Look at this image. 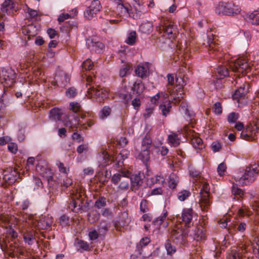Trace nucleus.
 I'll use <instances>...</instances> for the list:
<instances>
[{
	"label": "nucleus",
	"mask_w": 259,
	"mask_h": 259,
	"mask_svg": "<svg viewBox=\"0 0 259 259\" xmlns=\"http://www.w3.org/2000/svg\"><path fill=\"white\" fill-rule=\"evenodd\" d=\"M247 92V91L245 90V86L241 87L235 91L233 95V98L239 100V99L244 96Z\"/></svg>",
	"instance_id": "obj_32"
},
{
	"label": "nucleus",
	"mask_w": 259,
	"mask_h": 259,
	"mask_svg": "<svg viewBox=\"0 0 259 259\" xmlns=\"http://www.w3.org/2000/svg\"><path fill=\"white\" fill-rule=\"evenodd\" d=\"M248 21L253 25H259V9L250 14L248 16Z\"/></svg>",
	"instance_id": "obj_25"
},
{
	"label": "nucleus",
	"mask_w": 259,
	"mask_h": 259,
	"mask_svg": "<svg viewBox=\"0 0 259 259\" xmlns=\"http://www.w3.org/2000/svg\"><path fill=\"white\" fill-rule=\"evenodd\" d=\"M68 207L72 211L76 212H77L80 209V200H75L74 199H71L68 204Z\"/></svg>",
	"instance_id": "obj_30"
},
{
	"label": "nucleus",
	"mask_w": 259,
	"mask_h": 259,
	"mask_svg": "<svg viewBox=\"0 0 259 259\" xmlns=\"http://www.w3.org/2000/svg\"><path fill=\"white\" fill-rule=\"evenodd\" d=\"M192 209H185L182 214V219L184 227L188 229L190 227L191 221L192 220Z\"/></svg>",
	"instance_id": "obj_17"
},
{
	"label": "nucleus",
	"mask_w": 259,
	"mask_h": 259,
	"mask_svg": "<svg viewBox=\"0 0 259 259\" xmlns=\"http://www.w3.org/2000/svg\"><path fill=\"white\" fill-rule=\"evenodd\" d=\"M16 78V73L11 68H3L0 71V82L5 88L11 87Z\"/></svg>",
	"instance_id": "obj_4"
},
{
	"label": "nucleus",
	"mask_w": 259,
	"mask_h": 259,
	"mask_svg": "<svg viewBox=\"0 0 259 259\" xmlns=\"http://www.w3.org/2000/svg\"><path fill=\"white\" fill-rule=\"evenodd\" d=\"M88 93L91 95V97L96 99L99 102H103L108 96L107 92L99 86L97 88L93 86L88 88Z\"/></svg>",
	"instance_id": "obj_8"
},
{
	"label": "nucleus",
	"mask_w": 259,
	"mask_h": 259,
	"mask_svg": "<svg viewBox=\"0 0 259 259\" xmlns=\"http://www.w3.org/2000/svg\"><path fill=\"white\" fill-rule=\"evenodd\" d=\"M130 88V82H126L125 79H123L122 88L121 90L119 91V97L120 98L123 100V102H124L125 105L127 106L128 100L130 99V94L128 93V89Z\"/></svg>",
	"instance_id": "obj_14"
},
{
	"label": "nucleus",
	"mask_w": 259,
	"mask_h": 259,
	"mask_svg": "<svg viewBox=\"0 0 259 259\" xmlns=\"http://www.w3.org/2000/svg\"><path fill=\"white\" fill-rule=\"evenodd\" d=\"M227 166L224 162L220 164L218 167L217 171L219 175L223 176L226 171Z\"/></svg>",
	"instance_id": "obj_55"
},
{
	"label": "nucleus",
	"mask_w": 259,
	"mask_h": 259,
	"mask_svg": "<svg viewBox=\"0 0 259 259\" xmlns=\"http://www.w3.org/2000/svg\"><path fill=\"white\" fill-rule=\"evenodd\" d=\"M42 176L45 177L49 182L53 179V173L51 169H46V171L42 174Z\"/></svg>",
	"instance_id": "obj_61"
},
{
	"label": "nucleus",
	"mask_w": 259,
	"mask_h": 259,
	"mask_svg": "<svg viewBox=\"0 0 259 259\" xmlns=\"http://www.w3.org/2000/svg\"><path fill=\"white\" fill-rule=\"evenodd\" d=\"M15 7V4L14 0H5L2 5V11L3 13H6L7 14H11L13 13V9Z\"/></svg>",
	"instance_id": "obj_19"
},
{
	"label": "nucleus",
	"mask_w": 259,
	"mask_h": 259,
	"mask_svg": "<svg viewBox=\"0 0 259 259\" xmlns=\"http://www.w3.org/2000/svg\"><path fill=\"white\" fill-rule=\"evenodd\" d=\"M230 67L233 72H238L242 74L249 69V65L246 59L241 58L238 59L230 65Z\"/></svg>",
	"instance_id": "obj_11"
},
{
	"label": "nucleus",
	"mask_w": 259,
	"mask_h": 259,
	"mask_svg": "<svg viewBox=\"0 0 259 259\" xmlns=\"http://www.w3.org/2000/svg\"><path fill=\"white\" fill-rule=\"evenodd\" d=\"M70 109L75 113H77L80 110V106L77 102H71L70 103Z\"/></svg>",
	"instance_id": "obj_54"
},
{
	"label": "nucleus",
	"mask_w": 259,
	"mask_h": 259,
	"mask_svg": "<svg viewBox=\"0 0 259 259\" xmlns=\"http://www.w3.org/2000/svg\"><path fill=\"white\" fill-rule=\"evenodd\" d=\"M136 75L142 78L147 76V70L146 68L143 66L139 65L135 69Z\"/></svg>",
	"instance_id": "obj_31"
},
{
	"label": "nucleus",
	"mask_w": 259,
	"mask_h": 259,
	"mask_svg": "<svg viewBox=\"0 0 259 259\" xmlns=\"http://www.w3.org/2000/svg\"><path fill=\"white\" fill-rule=\"evenodd\" d=\"M211 148L213 152H218L221 148V144L218 141H214L211 144Z\"/></svg>",
	"instance_id": "obj_57"
},
{
	"label": "nucleus",
	"mask_w": 259,
	"mask_h": 259,
	"mask_svg": "<svg viewBox=\"0 0 259 259\" xmlns=\"http://www.w3.org/2000/svg\"><path fill=\"white\" fill-rule=\"evenodd\" d=\"M62 113L60 109L58 108H53L51 110L50 112V117L55 120H61Z\"/></svg>",
	"instance_id": "obj_27"
},
{
	"label": "nucleus",
	"mask_w": 259,
	"mask_h": 259,
	"mask_svg": "<svg viewBox=\"0 0 259 259\" xmlns=\"http://www.w3.org/2000/svg\"><path fill=\"white\" fill-rule=\"evenodd\" d=\"M148 202L147 200L143 199L140 203V210L142 212H146L148 211L149 209L147 206Z\"/></svg>",
	"instance_id": "obj_56"
},
{
	"label": "nucleus",
	"mask_w": 259,
	"mask_h": 259,
	"mask_svg": "<svg viewBox=\"0 0 259 259\" xmlns=\"http://www.w3.org/2000/svg\"><path fill=\"white\" fill-rule=\"evenodd\" d=\"M139 29L142 33L148 34L153 30V24L148 21L144 22L140 26Z\"/></svg>",
	"instance_id": "obj_24"
},
{
	"label": "nucleus",
	"mask_w": 259,
	"mask_h": 259,
	"mask_svg": "<svg viewBox=\"0 0 259 259\" xmlns=\"http://www.w3.org/2000/svg\"><path fill=\"white\" fill-rule=\"evenodd\" d=\"M93 63L89 59H88L83 61L82 64V68L85 70H90L93 69Z\"/></svg>",
	"instance_id": "obj_44"
},
{
	"label": "nucleus",
	"mask_w": 259,
	"mask_h": 259,
	"mask_svg": "<svg viewBox=\"0 0 259 259\" xmlns=\"http://www.w3.org/2000/svg\"><path fill=\"white\" fill-rule=\"evenodd\" d=\"M130 177V172L127 170L126 172L122 171L121 174H114L112 178L111 181L114 184H117L121 181L122 178H128Z\"/></svg>",
	"instance_id": "obj_23"
},
{
	"label": "nucleus",
	"mask_w": 259,
	"mask_h": 259,
	"mask_svg": "<svg viewBox=\"0 0 259 259\" xmlns=\"http://www.w3.org/2000/svg\"><path fill=\"white\" fill-rule=\"evenodd\" d=\"M14 218L8 215H2L0 217V224L3 227L7 228L8 227H11L12 223L11 221Z\"/></svg>",
	"instance_id": "obj_22"
},
{
	"label": "nucleus",
	"mask_w": 259,
	"mask_h": 259,
	"mask_svg": "<svg viewBox=\"0 0 259 259\" xmlns=\"http://www.w3.org/2000/svg\"><path fill=\"white\" fill-rule=\"evenodd\" d=\"M205 229L201 226L199 225L194 231V239L197 241L204 240L205 238Z\"/></svg>",
	"instance_id": "obj_20"
},
{
	"label": "nucleus",
	"mask_w": 259,
	"mask_h": 259,
	"mask_svg": "<svg viewBox=\"0 0 259 259\" xmlns=\"http://www.w3.org/2000/svg\"><path fill=\"white\" fill-rule=\"evenodd\" d=\"M76 90L73 87L69 88L66 91V96L69 98H73L76 95Z\"/></svg>",
	"instance_id": "obj_52"
},
{
	"label": "nucleus",
	"mask_w": 259,
	"mask_h": 259,
	"mask_svg": "<svg viewBox=\"0 0 259 259\" xmlns=\"http://www.w3.org/2000/svg\"><path fill=\"white\" fill-rule=\"evenodd\" d=\"M31 203L28 199H25L20 202V209L23 211L27 210L30 207Z\"/></svg>",
	"instance_id": "obj_42"
},
{
	"label": "nucleus",
	"mask_w": 259,
	"mask_h": 259,
	"mask_svg": "<svg viewBox=\"0 0 259 259\" xmlns=\"http://www.w3.org/2000/svg\"><path fill=\"white\" fill-rule=\"evenodd\" d=\"M126 52H129V49L127 47L121 46L120 50L118 51V54L119 56V59L123 65L121 66L119 70V76L121 77H123L126 76L127 71L130 69V64L126 61Z\"/></svg>",
	"instance_id": "obj_6"
},
{
	"label": "nucleus",
	"mask_w": 259,
	"mask_h": 259,
	"mask_svg": "<svg viewBox=\"0 0 259 259\" xmlns=\"http://www.w3.org/2000/svg\"><path fill=\"white\" fill-rule=\"evenodd\" d=\"M142 90L143 85L142 84L141 80H140L136 81L133 84V87L132 88V90L134 92H136L137 94H139L140 92L142 91Z\"/></svg>",
	"instance_id": "obj_39"
},
{
	"label": "nucleus",
	"mask_w": 259,
	"mask_h": 259,
	"mask_svg": "<svg viewBox=\"0 0 259 259\" xmlns=\"http://www.w3.org/2000/svg\"><path fill=\"white\" fill-rule=\"evenodd\" d=\"M171 241L170 239H167L165 244V247L167 251V253L169 255L174 254L177 250L176 246L172 245Z\"/></svg>",
	"instance_id": "obj_34"
},
{
	"label": "nucleus",
	"mask_w": 259,
	"mask_h": 259,
	"mask_svg": "<svg viewBox=\"0 0 259 259\" xmlns=\"http://www.w3.org/2000/svg\"><path fill=\"white\" fill-rule=\"evenodd\" d=\"M22 233L24 241L29 245H31L36 241V232L33 229L24 228L22 230Z\"/></svg>",
	"instance_id": "obj_13"
},
{
	"label": "nucleus",
	"mask_w": 259,
	"mask_h": 259,
	"mask_svg": "<svg viewBox=\"0 0 259 259\" xmlns=\"http://www.w3.org/2000/svg\"><path fill=\"white\" fill-rule=\"evenodd\" d=\"M168 140L169 142L175 147L178 146L180 143L178 135L175 133H172L169 135L168 137Z\"/></svg>",
	"instance_id": "obj_33"
},
{
	"label": "nucleus",
	"mask_w": 259,
	"mask_h": 259,
	"mask_svg": "<svg viewBox=\"0 0 259 259\" xmlns=\"http://www.w3.org/2000/svg\"><path fill=\"white\" fill-rule=\"evenodd\" d=\"M163 30L165 33L168 35L175 34L176 32L174 25L171 24L163 26Z\"/></svg>",
	"instance_id": "obj_45"
},
{
	"label": "nucleus",
	"mask_w": 259,
	"mask_h": 259,
	"mask_svg": "<svg viewBox=\"0 0 259 259\" xmlns=\"http://www.w3.org/2000/svg\"><path fill=\"white\" fill-rule=\"evenodd\" d=\"M77 245L78 247L84 250H88L90 248L89 244L87 242L81 240L77 241Z\"/></svg>",
	"instance_id": "obj_50"
},
{
	"label": "nucleus",
	"mask_w": 259,
	"mask_h": 259,
	"mask_svg": "<svg viewBox=\"0 0 259 259\" xmlns=\"http://www.w3.org/2000/svg\"><path fill=\"white\" fill-rule=\"evenodd\" d=\"M208 43V51H209V54H211V53H212L214 54L215 55H217V53L220 51L219 45L216 44L215 42L210 41V37L209 38Z\"/></svg>",
	"instance_id": "obj_29"
},
{
	"label": "nucleus",
	"mask_w": 259,
	"mask_h": 259,
	"mask_svg": "<svg viewBox=\"0 0 259 259\" xmlns=\"http://www.w3.org/2000/svg\"><path fill=\"white\" fill-rule=\"evenodd\" d=\"M186 84V81L185 79V76L183 74L176 75L175 78L176 87L171 90L169 91V93L171 98L177 102H180L183 98V87Z\"/></svg>",
	"instance_id": "obj_3"
},
{
	"label": "nucleus",
	"mask_w": 259,
	"mask_h": 259,
	"mask_svg": "<svg viewBox=\"0 0 259 259\" xmlns=\"http://www.w3.org/2000/svg\"><path fill=\"white\" fill-rule=\"evenodd\" d=\"M152 143V140L149 135H146L144 138L143 139L142 142V146L143 149L149 150L150 145Z\"/></svg>",
	"instance_id": "obj_36"
},
{
	"label": "nucleus",
	"mask_w": 259,
	"mask_h": 259,
	"mask_svg": "<svg viewBox=\"0 0 259 259\" xmlns=\"http://www.w3.org/2000/svg\"><path fill=\"white\" fill-rule=\"evenodd\" d=\"M134 1L135 2V4H133L134 8L132 12L133 13H134L133 17L134 19H138L140 18L142 15L143 7L141 5V3L139 1Z\"/></svg>",
	"instance_id": "obj_21"
},
{
	"label": "nucleus",
	"mask_w": 259,
	"mask_h": 259,
	"mask_svg": "<svg viewBox=\"0 0 259 259\" xmlns=\"http://www.w3.org/2000/svg\"><path fill=\"white\" fill-rule=\"evenodd\" d=\"M217 72L219 75L220 78H224L229 75L228 68L224 66L218 67Z\"/></svg>",
	"instance_id": "obj_37"
},
{
	"label": "nucleus",
	"mask_w": 259,
	"mask_h": 259,
	"mask_svg": "<svg viewBox=\"0 0 259 259\" xmlns=\"http://www.w3.org/2000/svg\"><path fill=\"white\" fill-rule=\"evenodd\" d=\"M191 143L196 149H201L204 147L202 139L197 136H193L191 139Z\"/></svg>",
	"instance_id": "obj_26"
},
{
	"label": "nucleus",
	"mask_w": 259,
	"mask_h": 259,
	"mask_svg": "<svg viewBox=\"0 0 259 259\" xmlns=\"http://www.w3.org/2000/svg\"><path fill=\"white\" fill-rule=\"evenodd\" d=\"M106 205V199L104 197H99L95 203V207L100 209Z\"/></svg>",
	"instance_id": "obj_40"
},
{
	"label": "nucleus",
	"mask_w": 259,
	"mask_h": 259,
	"mask_svg": "<svg viewBox=\"0 0 259 259\" xmlns=\"http://www.w3.org/2000/svg\"><path fill=\"white\" fill-rule=\"evenodd\" d=\"M213 110L215 114H220L222 112L221 104L220 102H216L214 104Z\"/></svg>",
	"instance_id": "obj_59"
},
{
	"label": "nucleus",
	"mask_w": 259,
	"mask_h": 259,
	"mask_svg": "<svg viewBox=\"0 0 259 259\" xmlns=\"http://www.w3.org/2000/svg\"><path fill=\"white\" fill-rule=\"evenodd\" d=\"M108 225L107 223L105 221L101 222L98 226V231L99 233L104 234L108 231Z\"/></svg>",
	"instance_id": "obj_41"
},
{
	"label": "nucleus",
	"mask_w": 259,
	"mask_h": 259,
	"mask_svg": "<svg viewBox=\"0 0 259 259\" xmlns=\"http://www.w3.org/2000/svg\"><path fill=\"white\" fill-rule=\"evenodd\" d=\"M139 158L143 162H147L150 159V151L148 149H143L142 152L139 155Z\"/></svg>",
	"instance_id": "obj_35"
},
{
	"label": "nucleus",
	"mask_w": 259,
	"mask_h": 259,
	"mask_svg": "<svg viewBox=\"0 0 259 259\" xmlns=\"http://www.w3.org/2000/svg\"><path fill=\"white\" fill-rule=\"evenodd\" d=\"M240 11V9L234 4L224 2H220L215 9V12L219 15L227 16L237 15Z\"/></svg>",
	"instance_id": "obj_5"
},
{
	"label": "nucleus",
	"mask_w": 259,
	"mask_h": 259,
	"mask_svg": "<svg viewBox=\"0 0 259 259\" xmlns=\"http://www.w3.org/2000/svg\"><path fill=\"white\" fill-rule=\"evenodd\" d=\"M53 223L52 218L49 215H41L37 221V227L39 229H49Z\"/></svg>",
	"instance_id": "obj_16"
},
{
	"label": "nucleus",
	"mask_w": 259,
	"mask_h": 259,
	"mask_svg": "<svg viewBox=\"0 0 259 259\" xmlns=\"http://www.w3.org/2000/svg\"><path fill=\"white\" fill-rule=\"evenodd\" d=\"M258 173L259 163L254 164L247 167L244 175L240 177L239 176L237 177L236 181H238L240 185H247L254 181L255 177Z\"/></svg>",
	"instance_id": "obj_2"
},
{
	"label": "nucleus",
	"mask_w": 259,
	"mask_h": 259,
	"mask_svg": "<svg viewBox=\"0 0 259 259\" xmlns=\"http://www.w3.org/2000/svg\"><path fill=\"white\" fill-rule=\"evenodd\" d=\"M150 242V238L147 237L142 238L140 242L136 245L135 252L131 255V257L136 258L139 255H142L141 259H143V258L149 256L150 255L149 254H146L145 252H143L142 251L143 247L148 245Z\"/></svg>",
	"instance_id": "obj_10"
},
{
	"label": "nucleus",
	"mask_w": 259,
	"mask_h": 259,
	"mask_svg": "<svg viewBox=\"0 0 259 259\" xmlns=\"http://www.w3.org/2000/svg\"><path fill=\"white\" fill-rule=\"evenodd\" d=\"M56 165H57L60 172L64 174H67V171H68L69 169H67V168L64 166L63 163L60 161H57Z\"/></svg>",
	"instance_id": "obj_53"
},
{
	"label": "nucleus",
	"mask_w": 259,
	"mask_h": 259,
	"mask_svg": "<svg viewBox=\"0 0 259 259\" xmlns=\"http://www.w3.org/2000/svg\"><path fill=\"white\" fill-rule=\"evenodd\" d=\"M8 148L11 152L16 153L18 149L17 145L14 143H9L8 145Z\"/></svg>",
	"instance_id": "obj_60"
},
{
	"label": "nucleus",
	"mask_w": 259,
	"mask_h": 259,
	"mask_svg": "<svg viewBox=\"0 0 259 259\" xmlns=\"http://www.w3.org/2000/svg\"><path fill=\"white\" fill-rule=\"evenodd\" d=\"M179 182V177L176 174H171L170 175L169 177V180L168 182V186L170 188H176Z\"/></svg>",
	"instance_id": "obj_28"
},
{
	"label": "nucleus",
	"mask_w": 259,
	"mask_h": 259,
	"mask_svg": "<svg viewBox=\"0 0 259 259\" xmlns=\"http://www.w3.org/2000/svg\"><path fill=\"white\" fill-rule=\"evenodd\" d=\"M102 7L99 0L93 1L91 5L88 7L84 13L85 17L91 20L95 17L97 14L100 11Z\"/></svg>",
	"instance_id": "obj_9"
},
{
	"label": "nucleus",
	"mask_w": 259,
	"mask_h": 259,
	"mask_svg": "<svg viewBox=\"0 0 259 259\" xmlns=\"http://www.w3.org/2000/svg\"><path fill=\"white\" fill-rule=\"evenodd\" d=\"M69 217L66 214H63L59 218V222L62 226H66L68 225Z\"/></svg>",
	"instance_id": "obj_49"
},
{
	"label": "nucleus",
	"mask_w": 259,
	"mask_h": 259,
	"mask_svg": "<svg viewBox=\"0 0 259 259\" xmlns=\"http://www.w3.org/2000/svg\"><path fill=\"white\" fill-rule=\"evenodd\" d=\"M132 104L136 110H138L141 105L140 99L138 98L134 99L132 102Z\"/></svg>",
	"instance_id": "obj_63"
},
{
	"label": "nucleus",
	"mask_w": 259,
	"mask_h": 259,
	"mask_svg": "<svg viewBox=\"0 0 259 259\" xmlns=\"http://www.w3.org/2000/svg\"><path fill=\"white\" fill-rule=\"evenodd\" d=\"M101 213L103 216L108 218L112 215L111 210L108 208H105L102 210Z\"/></svg>",
	"instance_id": "obj_62"
},
{
	"label": "nucleus",
	"mask_w": 259,
	"mask_h": 259,
	"mask_svg": "<svg viewBox=\"0 0 259 259\" xmlns=\"http://www.w3.org/2000/svg\"><path fill=\"white\" fill-rule=\"evenodd\" d=\"M111 112V109L109 106H104L100 111V117L103 119L108 116Z\"/></svg>",
	"instance_id": "obj_43"
},
{
	"label": "nucleus",
	"mask_w": 259,
	"mask_h": 259,
	"mask_svg": "<svg viewBox=\"0 0 259 259\" xmlns=\"http://www.w3.org/2000/svg\"><path fill=\"white\" fill-rule=\"evenodd\" d=\"M167 78H168V90L169 91L170 90L172 91V90L173 89H170V86H172L175 84V79L174 78V76L171 74H168L167 75Z\"/></svg>",
	"instance_id": "obj_58"
},
{
	"label": "nucleus",
	"mask_w": 259,
	"mask_h": 259,
	"mask_svg": "<svg viewBox=\"0 0 259 259\" xmlns=\"http://www.w3.org/2000/svg\"><path fill=\"white\" fill-rule=\"evenodd\" d=\"M93 49L98 53H100L104 48V45L103 43L100 41L95 42L93 45Z\"/></svg>",
	"instance_id": "obj_46"
},
{
	"label": "nucleus",
	"mask_w": 259,
	"mask_h": 259,
	"mask_svg": "<svg viewBox=\"0 0 259 259\" xmlns=\"http://www.w3.org/2000/svg\"><path fill=\"white\" fill-rule=\"evenodd\" d=\"M143 177V174L140 172L131 176V190L135 191L141 186L143 183L142 178Z\"/></svg>",
	"instance_id": "obj_15"
},
{
	"label": "nucleus",
	"mask_w": 259,
	"mask_h": 259,
	"mask_svg": "<svg viewBox=\"0 0 259 259\" xmlns=\"http://www.w3.org/2000/svg\"><path fill=\"white\" fill-rule=\"evenodd\" d=\"M188 232V229L182 228V226L177 225L171 229L169 239L177 245H184L187 243Z\"/></svg>",
	"instance_id": "obj_1"
},
{
	"label": "nucleus",
	"mask_w": 259,
	"mask_h": 259,
	"mask_svg": "<svg viewBox=\"0 0 259 259\" xmlns=\"http://www.w3.org/2000/svg\"><path fill=\"white\" fill-rule=\"evenodd\" d=\"M167 215V212L165 211L163 213L162 215L156 218L155 220L153 221L154 224L157 225H161L163 221L166 219Z\"/></svg>",
	"instance_id": "obj_51"
},
{
	"label": "nucleus",
	"mask_w": 259,
	"mask_h": 259,
	"mask_svg": "<svg viewBox=\"0 0 259 259\" xmlns=\"http://www.w3.org/2000/svg\"><path fill=\"white\" fill-rule=\"evenodd\" d=\"M191 195V192L187 190H182L178 194V198L179 200L183 201L185 200Z\"/></svg>",
	"instance_id": "obj_38"
},
{
	"label": "nucleus",
	"mask_w": 259,
	"mask_h": 259,
	"mask_svg": "<svg viewBox=\"0 0 259 259\" xmlns=\"http://www.w3.org/2000/svg\"><path fill=\"white\" fill-rule=\"evenodd\" d=\"M239 118V114L235 112H232L228 115V121L229 123H235Z\"/></svg>",
	"instance_id": "obj_47"
},
{
	"label": "nucleus",
	"mask_w": 259,
	"mask_h": 259,
	"mask_svg": "<svg viewBox=\"0 0 259 259\" xmlns=\"http://www.w3.org/2000/svg\"><path fill=\"white\" fill-rule=\"evenodd\" d=\"M54 79L61 87H65L70 80L69 76L65 72H60L56 75Z\"/></svg>",
	"instance_id": "obj_18"
},
{
	"label": "nucleus",
	"mask_w": 259,
	"mask_h": 259,
	"mask_svg": "<svg viewBox=\"0 0 259 259\" xmlns=\"http://www.w3.org/2000/svg\"><path fill=\"white\" fill-rule=\"evenodd\" d=\"M209 187L208 184L204 182L202 184V187L200 190V205L202 210L207 209L210 206L209 196Z\"/></svg>",
	"instance_id": "obj_7"
},
{
	"label": "nucleus",
	"mask_w": 259,
	"mask_h": 259,
	"mask_svg": "<svg viewBox=\"0 0 259 259\" xmlns=\"http://www.w3.org/2000/svg\"><path fill=\"white\" fill-rule=\"evenodd\" d=\"M77 152L79 154L82 153L83 151H87L88 150V146L86 145L82 144L80 145L77 148Z\"/></svg>",
	"instance_id": "obj_64"
},
{
	"label": "nucleus",
	"mask_w": 259,
	"mask_h": 259,
	"mask_svg": "<svg viewBox=\"0 0 259 259\" xmlns=\"http://www.w3.org/2000/svg\"><path fill=\"white\" fill-rule=\"evenodd\" d=\"M3 175L4 180L9 184H12L17 180L19 172L16 168L10 167L4 170Z\"/></svg>",
	"instance_id": "obj_12"
},
{
	"label": "nucleus",
	"mask_w": 259,
	"mask_h": 259,
	"mask_svg": "<svg viewBox=\"0 0 259 259\" xmlns=\"http://www.w3.org/2000/svg\"><path fill=\"white\" fill-rule=\"evenodd\" d=\"M171 105L170 103H168L167 105H160L159 108L161 110L163 115L166 116L168 113Z\"/></svg>",
	"instance_id": "obj_48"
}]
</instances>
